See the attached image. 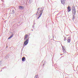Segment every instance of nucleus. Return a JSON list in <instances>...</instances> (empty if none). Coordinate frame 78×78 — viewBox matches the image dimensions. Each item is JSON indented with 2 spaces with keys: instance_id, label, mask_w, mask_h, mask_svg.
<instances>
[{
  "instance_id": "f257e3e1",
  "label": "nucleus",
  "mask_w": 78,
  "mask_h": 78,
  "mask_svg": "<svg viewBox=\"0 0 78 78\" xmlns=\"http://www.w3.org/2000/svg\"><path fill=\"white\" fill-rule=\"evenodd\" d=\"M39 11L40 12L39 13H40V14L39 16V17L37 18L38 19H39L40 17H41V16H42V12H43L42 9V8H41L40 9V8H38L37 10V13H38Z\"/></svg>"
},
{
  "instance_id": "f03ea898",
  "label": "nucleus",
  "mask_w": 78,
  "mask_h": 78,
  "mask_svg": "<svg viewBox=\"0 0 78 78\" xmlns=\"http://www.w3.org/2000/svg\"><path fill=\"white\" fill-rule=\"evenodd\" d=\"M72 9L73 10V16H75V14H76V9L74 7H73V8H72Z\"/></svg>"
},
{
  "instance_id": "7ed1b4c3",
  "label": "nucleus",
  "mask_w": 78,
  "mask_h": 78,
  "mask_svg": "<svg viewBox=\"0 0 78 78\" xmlns=\"http://www.w3.org/2000/svg\"><path fill=\"white\" fill-rule=\"evenodd\" d=\"M28 39H27L24 42V44L25 45L28 44Z\"/></svg>"
},
{
  "instance_id": "20e7f679",
  "label": "nucleus",
  "mask_w": 78,
  "mask_h": 78,
  "mask_svg": "<svg viewBox=\"0 0 78 78\" xmlns=\"http://www.w3.org/2000/svg\"><path fill=\"white\" fill-rule=\"evenodd\" d=\"M70 37H68L67 39V42L68 43H70Z\"/></svg>"
},
{
  "instance_id": "39448f33",
  "label": "nucleus",
  "mask_w": 78,
  "mask_h": 78,
  "mask_svg": "<svg viewBox=\"0 0 78 78\" xmlns=\"http://www.w3.org/2000/svg\"><path fill=\"white\" fill-rule=\"evenodd\" d=\"M27 38H28V35H25L24 36V41H25V40H27Z\"/></svg>"
},
{
  "instance_id": "423d86ee",
  "label": "nucleus",
  "mask_w": 78,
  "mask_h": 78,
  "mask_svg": "<svg viewBox=\"0 0 78 78\" xmlns=\"http://www.w3.org/2000/svg\"><path fill=\"white\" fill-rule=\"evenodd\" d=\"M61 2L62 4H65L66 3V0H61Z\"/></svg>"
},
{
  "instance_id": "0eeeda50",
  "label": "nucleus",
  "mask_w": 78,
  "mask_h": 78,
  "mask_svg": "<svg viewBox=\"0 0 78 78\" xmlns=\"http://www.w3.org/2000/svg\"><path fill=\"white\" fill-rule=\"evenodd\" d=\"M67 9L68 10V12H70V11H71V9L70 7H68Z\"/></svg>"
},
{
  "instance_id": "6e6552de",
  "label": "nucleus",
  "mask_w": 78,
  "mask_h": 78,
  "mask_svg": "<svg viewBox=\"0 0 78 78\" xmlns=\"http://www.w3.org/2000/svg\"><path fill=\"white\" fill-rule=\"evenodd\" d=\"M13 35H14L13 34H12L11 35V36L8 38V39H11V37H12V36H13Z\"/></svg>"
},
{
  "instance_id": "1a4fd4ad",
  "label": "nucleus",
  "mask_w": 78,
  "mask_h": 78,
  "mask_svg": "<svg viewBox=\"0 0 78 78\" xmlns=\"http://www.w3.org/2000/svg\"><path fill=\"white\" fill-rule=\"evenodd\" d=\"M22 61H25V58L23 57L22 58Z\"/></svg>"
},
{
  "instance_id": "9d476101",
  "label": "nucleus",
  "mask_w": 78,
  "mask_h": 78,
  "mask_svg": "<svg viewBox=\"0 0 78 78\" xmlns=\"http://www.w3.org/2000/svg\"><path fill=\"white\" fill-rule=\"evenodd\" d=\"M24 9V8H23V7L22 6H20V9Z\"/></svg>"
},
{
  "instance_id": "9b49d317",
  "label": "nucleus",
  "mask_w": 78,
  "mask_h": 78,
  "mask_svg": "<svg viewBox=\"0 0 78 78\" xmlns=\"http://www.w3.org/2000/svg\"><path fill=\"white\" fill-rule=\"evenodd\" d=\"M62 50H63V53H66V51L65 49H64L63 48Z\"/></svg>"
},
{
  "instance_id": "f8f14e48",
  "label": "nucleus",
  "mask_w": 78,
  "mask_h": 78,
  "mask_svg": "<svg viewBox=\"0 0 78 78\" xmlns=\"http://www.w3.org/2000/svg\"><path fill=\"white\" fill-rule=\"evenodd\" d=\"M38 75H35V78H38Z\"/></svg>"
},
{
  "instance_id": "ddd939ff",
  "label": "nucleus",
  "mask_w": 78,
  "mask_h": 78,
  "mask_svg": "<svg viewBox=\"0 0 78 78\" xmlns=\"http://www.w3.org/2000/svg\"><path fill=\"white\" fill-rule=\"evenodd\" d=\"M66 40H67V39H66V38H65L64 39V41H66Z\"/></svg>"
},
{
  "instance_id": "4468645a",
  "label": "nucleus",
  "mask_w": 78,
  "mask_h": 78,
  "mask_svg": "<svg viewBox=\"0 0 78 78\" xmlns=\"http://www.w3.org/2000/svg\"><path fill=\"white\" fill-rule=\"evenodd\" d=\"M73 19H75V17H74L73 16Z\"/></svg>"
}]
</instances>
